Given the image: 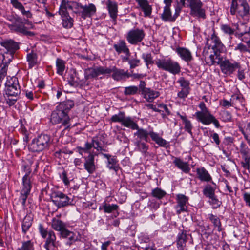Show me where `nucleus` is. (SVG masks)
<instances>
[{
	"instance_id": "obj_50",
	"label": "nucleus",
	"mask_w": 250,
	"mask_h": 250,
	"mask_svg": "<svg viewBox=\"0 0 250 250\" xmlns=\"http://www.w3.org/2000/svg\"><path fill=\"white\" fill-rule=\"evenodd\" d=\"M17 250H34V243L31 240L23 241L22 242V246Z\"/></svg>"
},
{
	"instance_id": "obj_32",
	"label": "nucleus",
	"mask_w": 250,
	"mask_h": 250,
	"mask_svg": "<svg viewBox=\"0 0 250 250\" xmlns=\"http://www.w3.org/2000/svg\"><path fill=\"white\" fill-rule=\"evenodd\" d=\"M7 26L11 30L20 33L23 31L25 27L20 18L13 23L8 24Z\"/></svg>"
},
{
	"instance_id": "obj_56",
	"label": "nucleus",
	"mask_w": 250,
	"mask_h": 250,
	"mask_svg": "<svg viewBox=\"0 0 250 250\" xmlns=\"http://www.w3.org/2000/svg\"><path fill=\"white\" fill-rule=\"evenodd\" d=\"M239 0H231L230 13L231 15H235L239 10Z\"/></svg>"
},
{
	"instance_id": "obj_58",
	"label": "nucleus",
	"mask_w": 250,
	"mask_h": 250,
	"mask_svg": "<svg viewBox=\"0 0 250 250\" xmlns=\"http://www.w3.org/2000/svg\"><path fill=\"white\" fill-rule=\"evenodd\" d=\"M177 82L183 89H190L189 81L183 77H180Z\"/></svg>"
},
{
	"instance_id": "obj_8",
	"label": "nucleus",
	"mask_w": 250,
	"mask_h": 250,
	"mask_svg": "<svg viewBox=\"0 0 250 250\" xmlns=\"http://www.w3.org/2000/svg\"><path fill=\"white\" fill-rule=\"evenodd\" d=\"M155 64L159 69L167 71L173 75L178 74L181 71V67L178 62L170 58L157 59Z\"/></svg>"
},
{
	"instance_id": "obj_38",
	"label": "nucleus",
	"mask_w": 250,
	"mask_h": 250,
	"mask_svg": "<svg viewBox=\"0 0 250 250\" xmlns=\"http://www.w3.org/2000/svg\"><path fill=\"white\" fill-rule=\"evenodd\" d=\"M26 59L28 62L29 69H32L33 67L38 64V55L33 51L27 54Z\"/></svg>"
},
{
	"instance_id": "obj_3",
	"label": "nucleus",
	"mask_w": 250,
	"mask_h": 250,
	"mask_svg": "<svg viewBox=\"0 0 250 250\" xmlns=\"http://www.w3.org/2000/svg\"><path fill=\"white\" fill-rule=\"evenodd\" d=\"M132 124L133 125H132V127H129V128L132 130H137V131L134 133V135L137 136L139 140H143L148 142V137L150 136L152 140L160 146L165 147L167 145L166 140L160 137L158 133L154 132L152 130L148 131L145 129L140 128L137 122L134 121Z\"/></svg>"
},
{
	"instance_id": "obj_31",
	"label": "nucleus",
	"mask_w": 250,
	"mask_h": 250,
	"mask_svg": "<svg viewBox=\"0 0 250 250\" xmlns=\"http://www.w3.org/2000/svg\"><path fill=\"white\" fill-rule=\"evenodd\" d=\"M160 92L155 91L150 88H148L146 91L142 94L144 98L148 102H152L153 100L160 96Z\"/></svg>"
},
{
	"instance_id": "obj_33",
	"label": "nucleus",
	"mask_w": 250,
	"mask_h": 250,
	"mask_svg": "<svg viewBox=\"0 0 250 250\" xmlns=\"http://www.w3.org/2000/svg\"><path fill=\"white\" fill-rule=\"evenodd\" d=\"M107 7L110 17L113 20H116L118 12V6L117 3L114 1L108 0L107 3Z\"/></svg>"
},
{
	"instance_id": "obj_64",
	"label": "nucleus",
	"mask_w": 250,
	"mask_h": 250,
	"mask_svg": "<svg viewBox=\"0 0 250 250\" xmlns=\"http://www.w3.org/2000/svg\"><path fill=\"white\" fill-rule=\"evenodd\" d=\"M61 179L63 181V183L66 186H68L70 184V181L67 178V173L65 170H63L60 175Z\"/></svg>"
},
{
	"instance_id": "obj_53",
	"label": "nucleus",
	"mask_w": 250,
	"mask_h": 250,
	"mask_svg": "<svg viewBox=\"0 0 250 250\" xmlns=\"http://www.w3.org/2000/svg\"><path fill=\"white\" fill-rule=\"evenodd\" d=\"M142 59L144 60L145 63L148 68V65L150 64H153L154 63V61L153 57L151 53H143L142 55Z\"/></svg>"
},
{
	"instance_id": "obj_61",
	"label": "nucleus",
	"mask_w": 250,
	"mask_h": 250,
	"mask_svg": "<svg viewBox=\"0 0 250 250\" xmlns=\"http://www.w3.org/2000/svg\"><path fill=\"white\" fill-rule=\"evenodd\" d=\"M101 139L100 138H98V137H94L92 142L94 144V148L96 149L98 151L99 150H102V144H101Z\"/></svg>"
},
{
	"instance_id": "obj_26",
	"label": "nucleus",
	"mask_w": 250,
	"mask_h": 250,
	"mask_svg": "<svg viewBox=\"0 0 250 250\" xmlns=\"http://www.w3.org/2000/svg\"><path fill=\"white\" fill-rule=\"evenodd\" d=\"M176 52L182 60L187 62H190L193 59L191 53L186 48L179 47L176 48Z\"/></svg>"
},
{
	"instance_id": "obj_41",
	"label": "nucleus",
	"mask_w": 250,
	"mask_h": 250,
	"mask_svg": "<svg viewBox=\"0 0 250 250\" xmlns=\"http://www.w3.org/2000/svg\"><path fill=\"white\" fill-rule=\"evenodd\" d=\"M222 52H217L213 51V54H211L209 56V59L210 60L209 65H214L215 64H220L223 61L222 58L220 57V53Z\"/></svg>"
},
{
	"instance_id": "obj_2",
	"label": "nucleus",
	"mask_w": 250,
	"mask_h": 250,
	"mask_svg": "<svg viewBox=\"0 0 250 250\" xmlns=\"http://www.w3.org/2000/svg\"><path fill=\"white\" fill-rule=\"evenodd\" d=\"M4 91L6 104L9 106L14 105L19 98L21 93L18 81L15 77L11 78L5 83Z\"/></svg>"
},
{
	"instance_id": "obj_34",
	"label": "nucleus",
	"mask_w": 250,
	"mask_h": 250,
	"mask_svg": "<svg viewBox=\"0 0 250 250\" xmlns=\"http://www.w3.org/2000/svg\"><path fill=\"white\" fill-rule=\"evenodd\" d=\"M118 209L119 206L117 204H110L105 202H104L99 208L100 210H103L105 213H112L115 211H117Z\"/></svg>"
},
{
	"instance_id": "obj_57",
	"label": "nucleus",
	"mask_w": 250,
	"mask_h": 250,
	"mask_svg": "<svg viewBox=\"0 0 250 250\" xmlns=\"http://www.w3.org/2000/svg\"><path fill=\"white\" fill-rule=\"evenodd\" d=\"M221 116L222 120L225 122H229L232 121V115L228 111H222L221 113Z\"/></svg>"
},
{
	"instance_id": "obj_36",
	"label": "nucleus",
	"mask_w": 250,
	"mask_h": 250,
	"mask_svg": "<svg viewBox=\"0 0 250 250\" xmlns=\"http://www.w3.org/2000/svg\"><path fill=\"white\" fill-rule=\"evenodd\" d=\"M177 115L182 120L183 123L184 125V129L185 131L188 132L191 136H192L193 133L192 129L193 128L192 125L190 120H189L186 115H181L179 113H177Z\"/></svg>"
},
{
	"instance_id": "obj_25",
	"label": "nucleus",
	"mask_w": 250,
	"mask_h": 250,
	"mask_svg": "<svg viewBox=\"0 0 250 250\" xmlns=\"http://www.w3.org/2000/svg\"><path fill=\"white\" fill-rule=\"evenodd\" d=\"M113 48L118 54L124 53L128 55L129 54V49L124 40H119L117 43L113 44Z\"/></svg>"
},
{
	"instance_id": "obj_42",
	"label": "nucleus",
	"mask_w": 250,
	"mask_h": 250,
	"mask_svg": "<svg viewBox=\"0 0 250 250\" xmlns=\"http://www.w3.org/2000/svg\"><path fill=\"white\" fill-rule=\"evenodd\" d=\"M32 224V219L29 215H26L23 220L22 224V231L25 234Z\"/></svg>"
},
{
	"instance_id": "obj_29",
	"label": "nucleus",
	"mask_w": 250,
	"mask_h": 250,
	"mask_svg": "<svg viewBox=\"0 0 250 250\" xmlns=\"http://www.w3.org/2000/svg\"><path fill=\"white\" fill-rule=\"evenodd\" d=\"M210 183L212 185L206 184L203 190V194L207 198H209L215 194V191L216 189V185L213 181H211Z\"/></svg>"
},
{
	"instance_id": "obj_43",
	"label": "nucleus",
	"mask_w": 250,
	"mask_h": 250,
	"mask_svg": "<svg viewBox=\"0 0 250 250\" xmlns=\"http://www.w3.org/2000/svg\"><path fill=\"white\" fill-rule=\"evenodd\" d=\"M201 123L205 125H209L211 123H213L216 128H219L220 126L219 121L211 114L203 121H201Z\"/></svg>"
},
{
	"instance_id": "obj_48",
	"label": "nucleus",
	"mask_w": 250,
	"mask_h": 250,
	"mask_svg": "<svg viewBox=\"0 0 250 250\" xmlns=\"http://www.w3.org/2000/svg\"><path fill=\"white\" fill-rule=\"evenodd\" d=\"M56 67L57 74L62 76L65 69V62L64 61L57 58L56 60Z\"/></svg>"
},
{
	"instance_id": "obj_14",
	"label": "nucleus",
	"mask_w": 250,
	"mask_h": 250,
	"mask_svg": "<svg viewBox=\"0 0 250 250\" xmlns=\"http://www.w3.org/2000/svg\"><path fill=\"white\" fill-rule=\"evenodd\" d=\"M133 121L134 120L131 117L125 116V113L122 111L113 115L110 119L111 122L120 123L123 126L127 128L132 127V125H133L132 124Z\"/></svg>"
},
{
	"instance_id": "obj_63",
	"label": "nucleus",
	"mask_w": 250,
	"mask_h": 250,
	"mask_svg": "<svg viewBox=\"0 0 250 250\" xmlns=\"http://www.w3.org/2000/svg\"><path fill=\"white\" fill-rule=\"evenodd\" d=\"M238 67L239 68H237V69H238L237 78L239 80L243 81L246 78L245 69L242 67L240 63H239Z\"/></svg>"
},
{
	"instance_id": "obj_55",
	"label": "nucleus",
	"mask_w": 250,
	"mask_h": 250,
	"mask_svg": "<svg viewBox=\"0 0 250 250\" xmlns=\"http://www.w3.org/2000/svg\"><path fill=\"white\" fill-rule=\"evenodd\" d=\"M221 29L226 34L229 35H234L235 33V29L232 28L230 25L228 24H222L221 26Z\"/></svg>"
},
{
	"instance_id": "obj_59",
	"label": "nucleus",
	"mask_w": 250,
	"mask_h": 250,
	"mask_svg": "<svg viewBox=\"0 0 250 250\" xmlns=\"http://www.w3.org/2000/svg\"><path fill=\"white\" fill-rule=\"evenodd\" d=\"M230 101H232V104L235 105L237 103H242L243 101V97L240 94H234L231 96Z\"/></svg>"
},
{
	"instance_id": "obj_6",
	"label": "nucleus",
	"mask_w": 250,
	"mask_h": 250,
	"mask_svg": "<svg viewBox=\"0 0 250 250\" xmlns=\"http://www.w3.org/2000/svg\"><path fill=\"white\" fill-rule=\"evenodd\" d=\"M39 231L42 237L45 239L43 247L46 250H57L58 242L56 241V236L52 230H47L42 224H40L38 228Z\"/></svg>"
},
{
	"instance_id": "obj_10",
	"label": "nucleus",
	"mask_w": 250,
	"mask_h": 250,
	"mask_svg": "<svg viewBox=\"0 0 250 250\" xmlns=\"http://www.w3.org/2000/svg\"><path fill=\"white\" fill-rule=\"evenodd\" d=\"M206 46L208 49L211 48L213 51L224 52L225 47L222 43L219 37L216 35L214 30L210 36L206 38Z\"/></svg>"
},
{
	"instance_id": "obj_60",
	"label": "nucleus",
	"mask_w": 250,
	"mask_h": 250,
	"mask_svg": "<svg viewBox=\"0 0 250 250\" xmlns=\"http://www.w3.org/2000/svg\"><path fill=\"white\" fill-rule=\"evenodd\" d=\"M7 70V65L6 63L0 64V83L6 76Z\"/></svg>"
},
{
	"instance_id": "obj_51",
	"label": "nucleus",
	"mask_w": 250,
	"mask_h": 250,
	"mask_svg": "<svg viewBox=\"0 0 250 250\" xmlns=\"http://www.w3.org/2000/svg\"><path fill=\"white\" fill-rule=\"evenodd\" d=\"M241 165L245 169L243 171V174L248 177L250 173V159H243V161L241 162Z\"/></svg>"
},
{
	"instance_id": "obj_46",
	"label": "nucleus",
	"mask_w": 250,
	"mask_h": 250,
	"mask_svg": "<svg viewBox=\"0 0 250 250\" xmlns=\"http://www.w3.org/2000/svg\"><path fill=\"white\" fill-rule=\"evenodd\" d=\"M138 91L139 88L137 86L131 85L125 87L123 93L125 96H130L136 94Z\"/></svg>"
},
{
	"instance_id": "obj_17",
	"label": "nucleus",
	"mask_w": 250,
	"mask_h": 250,
	"mask_svg": "<svg viewBox=\"0 0 250 250\" xmlns=\"http://www.w3.org/2000/svg\"><path fill=\"white\" fill-rule=\"evenodd\" d=\"M182 7L177 6L175 8V13L172 16L170 8L164 7L163 13L161 16L162 20L165 22H173L175 21L176 18L179 16L180 12L181 10Z\"/></svg>"
},
{
	"instance_id": "obj_4",
	"label": "nucleus",
	"mask_w": 250,
	"mask_h": 250,
	"mask_svg": "<svg viewBox=\"0 0 250 250\" xmlns=\"http://www.w3.org/2000/svg\"><path fill=\"white\" fill-rule=\"evenodd\" d=\"M22 169L25 173L22 177V188L21 191L20 196L19 202L23 207H25L27 198L29 195L32 188V177L31 169L27 165H22Z\"/></svg>"
},
{
	"instance_id": "obj_54",
	"label": "nucleus",
	"mask_w": 250,
	"mask_h": 250,
	"mask_svg": "<svg viewBox=\"0 0 250 250\" xmlns=\"http://www.w3.org/2000/svg\"><path fill=\"white\" fill-rule=\"evenodd\" d=\"M68 83L72 86L76 87L78 85L79 83L76 79V74L75 72L69 74L67 78Z\"/></svg>"
},
{
	"instance_id": "obj_40",
	"label": "nucleus",
	"mask_w": 250,
	"mask_h": 250,
	"mask_svg": "<svg viewBox=\"0 0 250 250\" xmlns=\"http://www.w3.org/2000/svg\"><path fill=\"white\" fill-rule=\"evenodd\" d=\"M239 151L243 159H250V149L244 142H241Z\"/></svg>"
},
{
	"instance_id": "obj_24",
	"label": "nucleus",
	"mask_w": 250,
	"mask_h": 250,
	"mask_svg": "<svg viewBox=\"0 0 250 250\" xmlns=\"http://www.w3.org/2000/svg\"><path fill=\"white\" fill-rule=\"evenodd\" d=\"M199 107L201 109V111L196 112L195 116H196L197 121L201 122V121H203L207 118V117H208L210 115L211 113L203 102H201L200 103Z\"/></svg>"
},
{
	"instance_id": "obj_62",
	"label": "nucleus",
	"mask_w": 250,
	"mask_h": 250,
	"mask_svg": "<svg viewBox=\"0 0 250 250\" xmlns=\"http://www.w3.org/2000/svg\"><path fill=\"white\" fill-rule=\"evenodd\" d=\"M237 38L240 39L241 41L246 42L248 44L249 47L250 45V32H247L245 34L237 37Z\"/></svg>"
},
{
	"instance_id": "obj_39",
	"label": "nucleus",
	"mask_w": 250,
	"mask_h": 250,
	"mask_svg": "<svg viewBox=\"0 0 250 250\" xmlns=\"http://www.w3.org/2000/svg\"><path fill=\"white\" fill-rule=\"evenodd\" d=\"M72 2L66 0H62L58 11L59 14L69 13L67 9L72 10Z\"/></svg>"
},
{
	"instance_id": "obj_1",
	"label": "nucleus",
	"mask_w": 250,
	"mask_h": 250,
	"mask_svg": "<svg viewBox=\"0 0 250 250\" xmlns=\"http://www.w3.org/2000/svg\"><path fill=\"white\" fill-rule=\"evenodd\" d=\"M74 106V102L67 100L61 102L56 107L51 115L50 121L53 124L61 123L66 129L70 126V117L68 113Z\"/></svg>"
},
{
	"instance_id": "obj_18",
	"label": "nucleus",
	"mask_w": 250,
	"mask_h": 250,
	"mask_svg": "<svg viewBox=\"0 0 250 250\" xmlns=\"http://www.w3.org/2000/svg\"><path fill=\"white\" fill-rule=\"evenodd\" d=\"M97 8L96 6L93 3H89L87 5H83L81 11H74V12L79 14L83 19L91 18L96 12Z\"/></svg>"
},
{
	"instance_id": "obj_47",
	"label": "nucleus",
	"mask_w": 250,
	"mask_h": 250,
	"mask_svg": "<svg viewBox=\"0 0 250 250\" xmlns=\"http://www.w3.org/2000/svg\"><path fill=\"white\" fill-rule=\"evenodd\" d=\"M166 194V191L158 188L153 189L151 192L152 196L159 200L162 199Z\"/></svg>"
},
{
	"instance_id": "obj_12",
	"label": "nucleus",
	"mask_w": 250,
	"mask_h": 250,
	"mask_svg": "<svg viewBox=\"0 0 250 250\" xmlns=\"http://www.w3.org/2000/svg\"><path fill=\"white\" fill-rule=\"evenodd\" d=\"M145 33L143 29L133 28L129 30L126 35V40L132 45H137L141 42L145 37Z\"/></svg>"
},
{
	"instance_id": "obj_27",
	"label": "nucleus",
	"mask_w": 250,
	"mask_h": 250,
	"mask_svg": "<svg viewBox=\"0 0 250 250\" xmlns=\"http://www.w3.org/2000/svg\"><path fill=\"white\" fill-rule=\"evenodd\" d=\"M144 12L145 17H149L152 13V7L147 0H135Z\"/></svg>"
},
{
	"instance_id": "obj_37",
	"label": "nucleus",
	"mask_w": 250,
	"mask_h": 250,
	"mask_svg": "<svg viewBox=\"0 0 250 250\" xmlns=\"http://www.w3.org/2000/svg\"><path fill=\"white\" fill-rule=\"evenodd\" d=\"M233 26L235 27V36L236 37L250 32V28L248 27L246 24H238L236 23L234 24Z\"/></svg>"
},
{
	"instance_id": "obj_9",
	"label": "nucleus",
	"mask_w": 250,
	"mask_h": 250,
	"mask_svg": "<svg viewBox=\"0 0 250 250\" xmlns=\"http://www.w3.org/2000/svg\"><path fill=\"white\" fill-rule=\"evenodd\" d=\"M188 2L191 15L203 19L206 18L205 10L203 8V4L200 0H188Z\"/></svg>"
},
{
	"instance_id": "obj_52",
	"label": "nucleus",
	"mask_w": 250,
	"mask_h": 250,
	"mask_svg": "<svg viewBox=\"0 0 250 250\" xmlns=\"http://www.w3.org/2000/svg\"><path fill=\"white\" fill-rule=\"evenodd\" d=\"M208 198L210 199L209 201V204L212 206L213 208H219L222 204V202L218 200L215 194Z\"/></svg>"
},
{
	"instance_id": "obj_16",
	"label": "nucleus",
	"mask_w": 250,
	"mask_h": 250,
	"mask_svg": "<svg viewBox=\"0 0 250 250\" xmlns=\"http://www.w3.org/2000/svg\"><path fill=\"white\" fill-rule=\"evenodd\" d=\"M189 198L182 194L176 195V200L177 205L175 207L176 213L180 214L182 212H187Z\"/></svg>"
},
{
	"instance_id": "obj_30",
	"label": "nucleus",
	"mask_w": 250,
	"mask_h": 250,
	"mask_svg": "<svg viewBox=\"0 0 250 250\" xmlns=\"http://www.w3.org/2000/svg\"><path fill=\"white\" fill-rule=\"evenodd\" d=\"M62 20V25L66 29L71 28L73 26L74 20L70 17L69 13L59 14Z\"/></svg>"
},
{
	"instance_id": "obj_45",
	"label": "nucleus",
	"mask_w": 250,
	"mask_h": 250,
	"mask_svg": "<svg viewBox=\"0 0 250 250\" xmlns=\"http://www.w3.org/2000/svg\"><path fill=\"white\" fill-rule=\"evenodd\" d=\"M239 130L243 135L245 139L250 138V121L248 122L244 127L241 125L238 126Z\"/></svg>"
},
{
	"instance_id": "obj_22",
	"label": "nucleus",
	"mask_w": 250,
	"mask_h": 250,
	"mask_svg": "<svg viewBox=\"0 0 250 250\" xmlns=\"http://www.w3.org/2000/svg\"><path fill=\"white\" fill-rule=\"evenodd\" d=\"M0 45L7 50V53L12 56L19 49L18 43L12 40L3 41L0 42Z\"/></svg>"
},
{
	"instance_id": "obj_23",
	"label": "nucleus",
	"mask_w": 250,
	"mask_h": 250,
	"mask_svg": "<svg viewBox=\"0 0 250 250\" xmlns=\"http://www.w3.org/2000/svg\"><path fill=\"white\" fill-rule=\"evenodd\" d=\"M197 178L202 182H210L212 178L208 170L204 167H200L196 169Z\"/></svg>"
},
{
	"instance_id": "obj_28",
	"label": "nucleus",
	"mask_w": 250,
	"mask_h": 250,
	"mask_svg": "<svg viewBox=\"0 0 250 250\" xmlns=\"http://www.w3.org/2000/svg\"><path fill=\"white\" fill-rule=\"evenodd\" d=\"M173 163L180 169L182 170L184 172L188 173L190 168L189 165L187 162L183 161L180 158L174 157Z\"/></svg>"
},
{
	"instance_id": "obj_13",
	"label": "nucleus",
	"mask_w": 250,
	"mask_h": 250,
	"mask_svg": "<svg viewBox=\"0 0 250 250\" xmlns=\"http://www.w3.org/2000/svg\"><path fill=\"white\" fill-rule=\"evenodd\" d=\"M106 74L112 73V78L116 81H125L130 76L127 71H125L124 69L117 68L115 66L106 67Z\"/></svg>"
},
{
	"instance_id": "obj_20",
	"label": "nucleus",
	"mask_w": 250,
	"mask_h": 250,
	"mask_svg": "<svg viewBox=\"0 0 250 250\" xmlns=\"http://www.w3.org/2000/svg\"><path fill=\"white\" fill-rule=\"evenodd\" d=\"M101 154L104 158L107 159L106 167L110 170H113L115 172H117L120 169V166L117 157L109 154Z\"/></svg>"
},
{
	"instance_id": "obj_5",
	"label": "nucleus",
	"mask_w": 250,
	"mask_h": 250,
	"mask_svg": "<svg viewBox=\"0 0 250 250\" xmlns=\"http://www.w3.org/2000/svg\"><path fill=\"white\" fill-rule=\"evenodd\" d=\"M51 227L56 231H59L61 237L67 238L69 245L77 240L78 237L73 232L67 229V225L60 219L53 218L51 221Z\"/></svg>"
},
{
	"instance_id": "obj_19",
	"label": "nucleus",
	"mask_w": 250,
	"mask_h": 250,
	"mask_svg": "<svg viewBox=\"0 0 250 250\" xmlns=\"http://www.w3.org/2000/svg\"><path fill=\"white\" fill-rule=\"evenodd\" d=\"M106 67L98 66L88 68L84 71V77L86 80L94 78L100 75L106 74Z\"/></svg>"
},
{
	"instance_id": "obj_44",
	"label": "nucleus",
	"mask_w": 250,
	"mask_h": 250,
	"mask_svg": "<svg viewBox=\"0 0 250 250\" xmlns=\"http://www.w3.org/2000/svg\"><path fill=\"white\" fill-rule=\"evenodd\" d=\"M208 218L212 223H213L214 226L217 228V230L219 232L221 231L222 230L221 223L219 218L213 214H209L208 215Z\"/></svg>"
},
{
	"instance_id": "obj_11",
	"label": "nucleus",
	"mask_w": 250,
	"mask_h": 250,
	"mask_svg": "<svg viewBox=\"0 0 250 250\" xmlns=\"http://www.w3.org/2000/svg\"><path fill=\"white\" fill-rule=\"evenodd\" d=\"M51 199L54 204L58 208H63L71 205L70 198L61 191H55L51 195Z\"/></svg>"
},
{
	"instance_id": "obj_35",
	"label": "nucleus",
	"mask_w": 250,
	"mask_h": 250,
	"mask_svg": "<svg viewBox=\"0 0 250 250\" xmlns=\"http://www.w3.org/2000/svg\"><path fill=\"white\" fill-rule=\"evenodd\" d=\"M239 6L242 9L238 10V13L240 16L244 17L249 14L250 6L247 0H239Z\"/></svg>"
},
{
	"instance_id": "obj_7",
	"label": "nucleus",
	"mask_w": 250,
	"mask_h": 250,
	"mask_svg": "<svg viewBox=\"0 0 250 250\" xmlns=\"http://www.w3.org/2000/svg\"><path fill=\"white\" fill-rule=\"evenodd\" d=\"M52 141L50 135L41 134L32 141L29 148L33 152L47 150L52 145Z\"/></svg>"
},
{
	"instance_id": "obj_49",
	"label": "nucleus",
	"mask_w": 250,
	"mask_h": 250,
	"mask_svg": "<svg viewBox=\"0 0 250 250\" xmlns=\"http://www.w3.org/2000/svg\"><path fill=\"white\" fill-rule=\"evenodd\" d=\"M135 146H136L137 150L144 154L147 152L149 147L145 143L140 140H138L136 142Z\"/></svg>"
},
{
	"instance_id": "obj_15",
	"label": "nucleus",
	"mask_w": 250,
	"mask_h": 250,
	"mask_svg": "<svg viewBox=\"0 0 250 250\" xmlns=\"http://www.w3.org/2000/svg\"><path fill=\"white\" fill-rule=\"evenodd\" d=\"M239 62L236 61L232 62L229 59H225L221 62L220 67L223 74L230 76L234 73L237 68H239Z\"/></svg>"
},
{
	"instance_id": "obj_21",
	"label": "nucleus",
	"mask_w": 250,
	"mask_h": 250,
	"mask_svg": "<svg viewBox=\"0 0 250 250\" xmlns=\"http://www.w3.org/2000/svg\"><path fill=\"white\" fill-rule=\"evenodd\" d=\"M83 167L90 174H92L96 171V166L95 163L94 156L93 154L90 153L87 156L84 157Z\"/></svg>"
}]
</instances>
